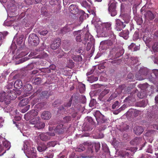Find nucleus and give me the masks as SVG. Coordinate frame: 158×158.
Masks as SVG:
<instances>
[{
  "label": "nucleus",
  "mask_w": 158,
  "mask_h": 158,
  "mask_svg": "<svg viewBox=\"0 0 158 158\" xmlns=\"http://www.w3.org/2000/svg\"><path fill=\"white\" fill-rule=\"evenodd\" d=\"M94 147L96 152H98L100 148V144L99 143H95L94 144Z\"/></svg>",
  "instance_id": "nucleus-50"
},
{
  "label": "nucleus",
  "mask_w": 158,
  "mask_h": 158,
  "mask_svg": "<svg viewBox=\"0 0 158 158\" xmlns=\"http://www.w3.org/2000/svg\"><path fill=\"white\" fill-rule=\"evenodd\" d=\"M117 2L115 1H112L108 4V10L109 13L112 16H114L117 14Z\"/></svg>",
  "instance_id": "nucleus-5"
},
{
  "label": "nucleus",
  "mask_w": 158,
  "mask_h": 158,
  "mask_svg": "<svg viewBox=\"0 0 158 158\" xmlns=\"http://www.w3.org/2000/svg\"><path fill=\"white\" fill-rule=\"evenodd\" d=\"M81 105L80 104H78L77 106V107H75L74 108L72 107L69 110H70V112L73 113L72 116L73 118H75L77 114V110H81L80 107Z\"/></svg>",
  "instance_id": "nucleus-16"
},
{
  "label": "nucleus",
  "mask_w": 158,
  "mask_h": 158,
  "mask_svg": "<svg viewBox=\"0 0 158 158\" xmlns=\"http://www.w3.org/2000/svg\"><path fill=\"white\" fill-rule=\"evenodd\" d=\"M39 37L35 33L30 34L28 37V42L31 45L37 46L39 43Z\"/></svg>",
  "instance_id": "nucleus-6"
},
{
  "label": "nucleus",
  "mask_w": 158,
  "mask_h": 158,
  "mask_svg": "<svg viewBox=\"0 0 158 158\" xmlns=\"http://www.w3.org/2000/svg\"><path fill=\"white\" fill-rule=\"evenodd\" d=\"M118 153L119 156L123 158H126V156H129V152L125 150H120Z\"/></svg>",
  "instance_id": "nucleus-26"
},
{
  "label": "nucleus",
  "mask_w": 158,
  "mask_h": 158,
  "mask_svg": "<svg viewBox=\"0 0 158 158\" xmlns=\"http://www.w3.org/2000/svg\"><path fill=\"white\" fill-rule=\"evenodd\" d=\"M39 70L41 72H43L44 73H49L51 72V70L49 68L39 69Z\"/></svg>",
  "instance_id": "nucleus-39"
},
{
  "label": "nucleus",
  "mask_w": 158,
  "mask_h": 158,
  "mask_svg": "<svg viewBox=\"0 0 158 158\" xmlns=\"http://www.w3.org/2000/svg\"><path fill=\"white\" fill-rule=\"evenodd\" d=\"M72 59L75 62H81L82 61V58L80 55H73L72 57Z\"/></svg>",
  "instance_id": "nucleus-29"
},
{
  "label": "nucleus",
  "mask_w": 158,
  "mask_h": 158,
  "mask_svg": "<svg viewBox=\"0 0 158 158\" xmlns=\"http://www.w3.org/2000/svg\"><path fill=\"white\" fill-rule=\"evenodd\" d=\"M40 118L39 117H37L31 119L30 121V123L31 124H35L36 127L37 124L40 122Z\"/></svg>",
  "instance_id": "nucleus-30"
},
{
  "label": "nucleus",
  "mask_w": 158,
  "mask_h": 158,
  "mask_svg": "<svg viewBox=\"0 0 158 158\" xmlns=\"http://www.w3.org/2000/svg\"><path fill=\"white\" fill-rule=\"evenodd\" d=\"M48 32V31L46 30L40 31H39V33L41 35H45Z\"/></svg>",
  "instance_id": "nucleus-55"
},
{
  "label": "nucleus",
  "mask_w": 158,
  "mask_h": 158,
  "mask_svg": "<svg viewBox=\"0 0 158 158\" xmlns=\"http://www.w3.org/2000/svg\"><path fill=\"white\" fill-rule=\"evenodd\" d=\"M30 105H27L23 109L21 110V112L23 113H24L28 110L30 108Z\"/></svg>",
  "instance_id": "nucleus-54"
},
{
  "label": "nucleus",
  "mask_w": 158,
  "mask_h": 158,
  "mask_svg": "<svg viewBox=\"0 0 158 158\" xmlns=\"http://www.w3.org/2000/svg\"><path fill=\"white\" fill-rule=\"evenodd\" d=\"M125 107H126V106H125V105L122 106L120 108H119V109H118L117 112H114V113L115 114H118V113H119L122 110H124L125 109Z\"/></svg>",
  "instance_id": "nucleus-52"
},
{
  "label": "nucleus",
  "mask_w": 158,
  "mask_h": 158,
  "mask_svg": "<svg viewBox=\"0 0 158 158\" xmlns=\"http://www.w3.org/2000/svg\"><path fill=\"white\" fill-rule=\"evenodd\" d=\"M44 102L40 103L37 104L35 105V107L38 109V110H41L44 108Z\"/></svg>",
  "instance_id": "nucleus-35"
},
{
  "label": "nucleus",
  "mask_w": 158,
  "mask_h": 158,
  "mask_svg": "<svg viewBox=\"0 0 158 158\" xmlns=\"http://www.w3.org/2000/svg\"><path fill=\"white\" fill-rule=\"evenodd\" d=\"M66 129V126L63 124L58 125L54 129V131L59 134H61L63 133Z\"/></svg>",
  "instance_id": "nucleus-15"
},
{
  "label": "nucleus",
  "mask_w": 158,
  "mask_h": 158,
  "mask_svg": "<svg viewBox=\"0 0 158 158\" xmlns=\"http://www.w3.org/2000/svg\"><path fill=\"white\" fill-rule=\"evenodd\" d=\"M47 148L45 145H39L37 148L38 150L40 152L45 151Z\"/></svg>",
  "instance_id": "nucleus-37"
},
{
  "label": "nucleus",
  "mask_w": 158,
  "mask_h": 158,
  "mask_svg": "<svg viewBox=\"0 0 158 158\" xmlns=\"http://www.w3.org/2000/svg\"><path fill=\"white\" fill-rule=\"evenodd\" d=\"M143 39L146 44L149 43L151 40V38L148 36V34L144 35L143 36Z\"/></svg>",
  "instance_id": "nucleus-33"
},
{
  "label": "nucleus",
  "mask_w": 158,
  "mask_h": 158,
  "mask_svg": "<svg viewBox=\"0 0 158 158\" xmlns=\"http://www.w3.org/2000/svg\"><path fill=\"white\" fill-rule=\"evenodd\" d=\"M149 74L148 70L145 68H141L139 70L138 73L136 74L135 77L136 80H142L147 78L146 77Z\"/></svg>",
  "instance_id": "nucleus-4"
},
{
  "label": "nucleus",
  "mask_w": 158,
  "mask_h": 158,
  "mask_svg": "<svg viewBox=\"0 0 158 158\" xmlns=\"http://www.w3.org/2000/svg\"><path fill=\"white\" fill-rule=\"evenodd\" d=\"M28 99L25 98L21 100L19 103V106H23L26 105L28 103Z\"/></svg>",
  "instance_id": "nucleus-31"
},
{
  "label": "nucleus",
  "mask_w": 158,
  "mask_h": 158,
  "mask_svg": "<svg viewBox=\"0 0 158 158\" xmlns=\"http://www.w3.org/2000/svg\"><path fill=\"white\" fill-rule=\"evenodd\" d=\"M55 135L54 131L43 133L40 134L39 136L41 140L44 141H47L51 138V136H54Z\"/></svg>",
  "instance_id": "nucleus-9"
},
{
  "label": "nucleus",
  "mask_w": 158,
  "mask_h": 158,
  "mask_svg": "<svg viewBox=\"0 0 158 158\" xmlns=\"http://www.w3.org/2000/svg\"><path fill=\"white\" fill-rule=\"evenodd\" d=\"M81 3L82 6L85 8H89L90 7V6L86 1H83Z\"/></svg>",
  "instance_id": "nucleus-48"
},
{
  "label": "nucleus",
  "mask_w": 158,
  "mask_h": 158,
  "mask_svg": "<svg viewBox=\"0 0 158 158\" xmlns=\"http://www.w3.org/2000/svg\"><path fill=\"white\" fill-rule=\"evenodd\" d=\"M56 144V141L49 142L47 143V146L49 147H54Z\"/></svg>",
  "instance_id": "nucleus-51"
},
{
  "label": "nucleus",
  "mask_w": 158,
  "mask_h": 158,
  "mask_svg": "<svg viewBox=\"0 0 158 158\" xmlns=\"http://www.w3.org/2000/svg\"><path fill=\"white\" fill-rule=\"evenodd\" d=\"M73 97L72 96L70 99L69 101L65 103L64 105V106L65 107L69 108L71 106L72 101L73 99Z\"/></svg>",
  "instance_id": "nucleus-38"
},
{
  "label": "nucleus",
  "mask_w": 158,
  "mask_h": 158,
  "mask_svg": "<svg viewBox=\"0 0 158 158\" xmlns=\"http://www.w3.org/2000/svg\"><path fill=\"white\" fill-rule=\"evenodd\" d=\"M146 93L143 91L139 92L137 95V97L140 98H143L146 96Z\"/></svg>",
  "instance_id": "nucleus-42"
},
{
  "label": "nucleus",
  "mask_w": 158,
  "mask_h": 158,
  "mask_svg": "<svg viewBox=\"0 0 158 158\" xmlns=\"http://www.w3.org/2000/svg\"><path fill=\"white\" fill-rule=\"evenodd\" d=\"M111 23L110 22L102 23L101 33L102 36L110 38L114 36V33L111 30Z\"/></svg>",
  "instance_id": "nucleus-2"
},
{
  "label": "nucleus",
  "mask_w": 158,
  "mask_h": 158,
  "mask_svg": "<svg viewBox=\"0 0 158 158\" xmlns=\"http://www.w3.org/2000/svg\"><path fill=\"white\" fill-rule=\"evenodd\" d=\"M23 37L24 36L21 35L17 39L16 42L18 45H20L21 44L23 41Z\"/></svg>",
  "instance_id": "nucleus-41"
},
{
  "label": "nucleus",
  "mask_w": 158,
  "mask_h": 158,
  "mask_svg": "<svg viewBox=\"0 0 158 158\" xmlns=\"http://www.w3.org/2000/svg\"><path fill=\"white\" fill-rule=\"evenodd\" d=\"M51 117V114L48 111H44L41 115V118L44 120H47L49 119Z\"/></svg>",
  "instance_id": "nucleus-20"
},
{
  "label": "nucleus",
  "mask_w": 158,
  "mask_h": 158,
  "mask_svg": "<svg viewBox=\"0 0 158 158\" xmlns=\"http://www.w3.org/2000/svg\"><path fill=\"white\" fill-rule=\"evenodd\" d=\"M98 124H99L105 122L104 117L99 110H96L94 114Z\"/></svg>",
  "instance_id": "nucleus-11"
},
{
  "label": "nucleus",
  "mask_w": 158,
  "mask_h": 158,
  "mask_svg": "<svg viewBox=\"0 0 158 158\" xmlns=\"http://www.w3.org/2000/svg\"><path fill=\"white\" fill-rule=\"evenodd\" d=\"M79 15H80V19H86V16H87V18L89 17L88 14H86L85 12L83 10H79V13L78 14Z\"/></svg>",
  "instance_id": "nucleus-25"
},
{
  "label": "nucleus",
  "mask_w": 158,
  "mask_h": 158,
  "mask_svg": "<svg viewBox=\"0 0 158 158\" xmlns=\"http://www.w3.org/2000/svg\"><path fill=\"white\" fill-rule=\"evenodd\" d=\"M84 130L86 131H91L92 128L89 125H86L84 127Z\"/></svg>",
  "instance_id": "nucleus-57"
},
{
  "label": "nucleus",
  "mask_w": 158,
  "mask_h": 158,
  "mask_svg": "<svg viewBox=\"0 0 158 158\" xmlns=\"http://www.w3.org/2000/svg\"><path fill=\"white\" fill-rule=\"evenodd\" d=\"M116 23L115 28L118 31H121L126 26L123 23V22L121 21L119 19L116 20Z\"/></svg>",
  "instance_id": "nucleus-14"
},
{
  "label": "nucleus",
  "mask_w": 158,
  "mask_h": 158,
  "mask_svg": "<svg viewBox=\"0 0 158 158\" xmlns=\"http://www.w3.org/2000/svg\"><path fill=\"white\" fill-rule=\"evenodd\" d=\"M141 139L139 138L136 137L130 142L133 145H137L140 143Z\"/></svg>",
  "instance_id": "nucleus-32"
},
{
  "label": "nucleus",
  "mask_w": 158,
  "mask_h": 158,
  "mask_svg": "<svg viewBox=\"0 0 158 158\" xmlns=\"http://www.w3.org/2000/svg\"><path fill=\"white\" fill-rule=\"evenodd\" d=\"M41 81V78L38 77H34L32 80V83L35 85H39L40 84Z\"/></svg>",
  "instance_id": "nucleus-27"
},
{
  "label": "nucleus",
  "mask_w": 158,
  "mask_h": 158,
  "mask_svg": "<svg viewBox=\"0 0 158 158\" xmlns=\"http://www.w3.org/2000/svg\"><path fill=\"white\" fill-rule=\"evenodd\" d=\"M84 39V40H82V43L85 44L87 42L86 48L87 50H89L90 49L92 46V44L91 42H89V39L90 40V41H91L93 39L92 36L91 35H89L88 33H86L85 34Z\"/></svg>",
  "instance_id": "nucleus-10"
},
{
  "label": "nucleus",
  "mask_w": 158,
  "mask_h": 158,
  "mask_svg": "<svg viewBox=\"0 0 158 158\" xmlns=\"http://www.w3.org/2000/svg\"><path fill=\"white\" fill-rule=\"evenodd\" d=\"M38 114V112L35 110H32L26 114L24 116V118L27 121L34 117Z\"/></svg>",
  "instance_id": "nucleus-12"
},
{
  "label": "nucleus",
  "mask_w": 158,
  "mask_h": 158,
  "mask_svg": "<svg viewBox=\"0 0 158 158\" xmlns=\"http://www.w3.org/2000/svg\"><path fill=\"white\" fill-rule=\"evenodd\" d=\"M119 106V102H118L116 101L112 105V109H117Z\"/></svg>",
  "instance_id": "nucleus-49"
},
{
  "label": "nucleus",
  "mask_w": 158,
  "mask_h": 158,
  "mask_svg": "<svg viewBox=\"0 0 158 158\" xmlns=\"http://www.w3.org/2000/svg\"><path fill=\"white\" fill-rule=\"evenodd\" d=\"M134 77V75L132 73H129L127 75V79L132 80ZM130 81L131 80H130Z\"/></svg>",
  "instance_id": "nucleus-63"
},
{
  "label": "nucleus",
  "mask_w": 158,
  "mask_h": 158,
  "mask_svg": "<svg viewBox=\"0 0 158 158\" xmlns=\"http://www.w3.org/2000/svg\"><path fill=\"white\" fill-rule=\"evenodd\" d=\"M51 95L50 91L45 90L42 91L41 89H38L31 96H37V98H35L34 101L35 103L39 102L40 100H44L48 98Z\"/></svg>",
  "instance_id": "nucleus-3"
},
{
  "label": "nucleus",
  "mask_w": 158,
  "mask_h": 158,
  "mask_svg": "<svg viewBox=\"0 0 158 158\" xmlns=\"http://www.w3.org/2000/svg\"><path fill=\"white\" fill-rule=\"evenodd\" d=\"M73 34L75 36V39L77 42H80L81 41V35H82L81 31H74Z\"/></svg>",
  "instance_id": "nucleus-21"
},
{
  "label": "nucleus",
  "mask_w": 158,
  "mask_h": 158,
  "mask_svg": "<svg viewBox=\"0 0 158 158\" xmlns=\"http://www.w3.org/2000/svg\"><path fill=\"white\" fill-rule=\"evenodd\" d=\"M88 80L92 82L97 81L98 80V77H94V76H91L89 77Z\"/></svg>",
  "instance_id": "nucleus-46"
},
{
  "label": "nucleus",
  "mask_w": 158,
  "mask_h": 158,
  "mask_svg": "<svg viewBox=\"0 0 158 158\" xmlns=\"http://www.w3.org/2000/svg\"><path fill=\"white\" fill-rule=\"evenodd\" d=\"M85 148L83 145L81 144L77 148L76 151L78 152H81L85 150Z\"/></svg>",
  "instance_id": "nucleus-45"
},
{
  "label": "nucleus",
  "mask_w": 158,
  "mask_h": 158,
  "mask_svg": "<svg viewBox=\"0 0 158 158\" xmlns=\"http://www.w3.org/2000/svg\"><path fill=\"white\" fill-rule=\"evenodd\" d=\"M17 95L14 91L8 90L6 93L4 91L0 93V101L4 102L6 105L9 104L11 100L15 99Z\"/></svg>",
  "instance_id": "nucleus-1"
},
{
  "label": "nucleus",
  "mask_w": 158,
  "mask_h": 158,
  "mask_svg": "<svg viewBox=\"0 0 158 158\" xmlns=\"http://www.w3.org/2000/svg\"><path fill=\"white\" fill-rule=\"evenodd\" d=\"M61 40L60 38H57L53 40L50 47L52 50H55L59 48L60 45Z\"/></svg>",
  "instance_id": "nucleus-13"
},
{
  "label": "nucleus",
  "mask_w": 158,
  "mask_h": 158,
  "mask_svg": "<svg viewBox=\"0 0 158 158\" xmlns=\"http://www.w3.org/2000/svg\"><path fill=\"white\" fill-rule=\"evenodd\" d=\"M110 91V90L108 89H105L100 93L99 97L100 98H102L106 95Z\"/></svg>",
  "instance_id": "nucleus-40"
},
{
  "label": "nucleus",
  "mask_w": 158,
  "mask_h": 158,
  "mask_svg": "<svg viewBox=\"0 0 158 158\" xmlns=\"http://www.w3.org/2000/svg\"><path fill=\"white\" fill-rule=\"evenodd\" d=\"M32 85L29 84L27 83L25 84L24 87V90L25 93L26 95H23L24 97L28 96L30 95L31 93H27L28 92H30L32 90Z\"/></svg>",
  "instance_id": "nucleus-19"
},
{
  "label": "nucleus",
  "mask_w": 158,
  "mask_h": 158,
  "mask_svg": "<svg viewBox=\"0 0 158 158\" xmlns=\"http://www.w3.org/2000/svg\"><path fill=\"white\" fill-rule=\"evenodd\" d=\"M78 89L80 93H83L85 89V85L82 83L79 84L78 86Z\"/></svg>",
  "instance_id": "nucleus-34"
},
{
  "label": "nucleus",
  "mask_w": 158,
  "mask_h": 158,
  "mask_svg": "<svg viewBox=\"0 0 158 158\" xmlns=\"http://www.w3.org/2000/svg\"><path fill=\"white\" fill-rule=\"evenodd\" d=\"M135 19L137 24L139 25H140L143 23V20L141 18H135Z\"/></svg>",
  "instance_id": "nucleus-53"
},
{
  "label": "nucleus",
  "mask_w": 158,
  "mask_h": 158,
  "mask_svg": "<svg viewBox=\"0 0 158 158\" xmlns=\"http://www.w3.org/2000/svg\"><path fill=\"white\" fill-rule=\"evenodd\" d=\"M104 43L105 44H107L108 46H111L113 44L112 41L110 40H105Z\"/></svg>",
  "instance_id": "nucleus-56"
},
{
  "label": "nucleus",
  "mask_w": 158,
  "mask_h": 158,
  "mask_svg": "<svg viewBox=\"0 0 158 158\" xmlns=\"http://www.w3.org/2000/svg\"><path fill=\"white\" fill-rule=\"evenodd\" d=\"M34 2V0H25V3L28 5H31Z\"/></svg>",
  "instance_id": "nucleus-61"
},
{
  "label": "nucleus",
  "mask_w": 158,
  "mask_h": 158,
  "mask_svg": "<svg viewBox=\"0 0 158 158\" xmlns=\"http://www.w3.org/2000/svg\"><path fill=\"white\" fill-rule=\"evenodd\" d=\"M13 83L12 82L8 83V85H6V88L8 89H11L13 87Z\"/></svg>",
  "instance_id": "nucleus-64"
},
{
  "label": "nucleus",
  "mask_w": 158,
  "mask_h": 158,
  "mask_svg": "<svg viewBox=\"0 0 158 158\" xmlns=\"http://www.w3.org/2000/svg\"><path fill=\"white\" fill-rule=\"evenodd\" d=\"M10 147V143L9 141L7 140L4 141L2 144L0 145V156L3 155Z\"/></svg>",
  "instance_id": "nucleus-7"
},
{
  "label": "nucleus",
  "mask_w": 158,
  "mask_h": 158,
  "mask_svg": "<svg viewBox=\"0 0 158 158\" xmlns=\"http://www.w3.org/2000/svg\"><path fill=\"white\" fill-rule=\"evenodd\" d=\"M145 16L146 19L148 20H152L154 18L155 16L150 11H148L145 15Z\"/></svg>",
  "instance_id": "nucleus-23"
},
{
  "label": "nucleus",
  "mask_w": 158,
  "mask_h": 158,
  "mask_svg": "<svg viewBox=\"0 0 158 158\" xmlns=\"http://www.w3.org/2000/svg\"><path fill=\"white\" fill-rule=\"evenodd\" d=\"M116 97V95L115 94H112L107 100V101H110L114 99Z\"/></svg>",
  "instance_id": "nucleus-58"
},
{
  "label": "nucleus",
  "mask_w": 158,
  "mask_h": 158,
  "mask_svg": "<svg viewBox=\"0 0 158 158\" xmlns=\"http://www.w3.org/2000/svg\"><path fill=\"white\" fill-rule=\"evenodd\" d=\"M28 58L26 57H24L21 58V59L19 60L18 61V63H17V64H19L20 63H22L24 62L27 60H28Z\"/></svg>",
  "instance_id": "nucleus-59"
},
{
  "label": "nucleus",
  "mask_w": 158,
  "mask_h": 158,
  "mask_svg": "<svg viewBox=\"0 0 158 158\" xmlns=\"http://www.w3.org/2000/svg\"><path fill=\"white\" fill-rule=\"evenodd\" d=\"M49 4L51 5H55L59 0H48Z\"/></svg>",
  "instance_id": "nucleus-60"
},
{
  "label": "nucleus",
  "mask_w": 158,
  "mask_h": 158,
  "mask_svg": "<svg viewBox=\"0 0 158 158\" xmlns=\"http://www.w3.org/2000/svg\"><path fill=\"white\" fill-rule=\"evenodd\" d=\"M129 31L128 30L123 31L120 33V36L123 37L124 39H127L128 37Z\"/></svg>",
  "instance_id": "nucleus-28"
},
{
  "label": "nucleus",
  "mask_w": 158,
  "mask_h": 158,
  "mask_svg": "<svg viewBox=\"0 0 158 158\" xmlns=\"http://www.w3.org/2000/svg\"><path fill=\"white\" fill-rule=\"evenodd\" d=\"M14 85L15 88L19 89L22 87L23 83L21 80L18 79L15 81Z\"/></svg>",
  "instance_id": "nucleus-24"
},
{
  "label": "nucleus",
  "mask_w": 158,
  "mask_h": 158,
  "mask_svg": "<svg viewBox=\"0 0 158 158\" xmlns=\"http://www.w3.org/2000/svg\"><path fill=\"white\" fill-rule=\"evenodd\" d=\"M35 148L34 147H32L28 153H27L26 156L28 158H36L37 157L36 154L35 152Z\"/></svg>",
  "instance_id": "nucleus-17"
},
{
  "label": "nucleus",
  "mask_w": 158,
  "mask_h": 158,
  "mask_svg": "<svg viewBox=\"0 0 158 158\" xmlns=\"http://www.w3.org/2000/svg\"><path fill=\"white\" fill-rule=\"evenodd\" d=\"M78 26L77 24L74 23L66 24L61 30V33L64 34L71 31Z\"/></svg>",
  "instance_id": "nucleus-8"
},
{
  "label": "nucleus",
  "mask_w": 158,
  "mask_h": 158,
  "mask_svg": "<svg viewBox=\"0 0 158 158\" xmlns=\"http://www.w3.org/2000/svg\"><path fill=\"white\" fill-rule=\"evenodd\" d=\"M136 105L140 107H144L146 106L147 103L145 101L143 100L141 101L137 102Z\"/></svg>",
  "instance_id": "nucleus-36"
},
{
  "label": "nucleus",
  "mask_w": 158,
  "mask_h": 158,
  "mask_svg": "<svg viewBox=\"0 0 158 158\" xmlns=\"http://www.w3.org/2000/svg\"><path fill=\"white\" fill-rule=\"evenodd\" d=\"M70 12L73 14L77 15L78 14L79 9L78 6L74 5H71L69 7Z\"/></svg>",
  "instance_id": "nucleus-18"
},
{
  "label": "nucleus",
  "mask_w": 158,
  "mask_h": 158,
  "mask_svg": "<svg viewBox=\"0 0 158 158\" xmlns=\"http://www.w3.org/2000/svg\"><path fill=\"white\" fill-rule=\"evenodd\" d=\"M143 131V128L141 126H136L134 128V131L137 135L141 134Z\"/></svg>",
  "instance_id": "nucleus-22"
},
{
  "label": "nucleus",
  "mask_w": 158,
  "mask_h": 158,
  "mask_svg": "<svg viewBox=\"0 0 158 158\" xmlns=\"http://www.w3.org/2000/svg\"><path fill=\"white\" fill-rule=\"evenodd\" d=\"M140 111L138 110H135L134 111V115L135 117H136L138 116L139 114H140Z\"/></svg>",
  "instance_id": "nucleus-62"
},
{
  "label": "nucleus",
  "mask_w": 158,
  "mask_h": 158,
  "mask_svg": "<svg viewBox=\"0 0 158 158\" xmlns=\"http://www.w3.org/2000/svg\"><path fill=\"white\" fill-rule=\"evenodd\" d=\"M71 118L70 116H66L63 118V121L64 123H68L70 121Z\"/></svg>",
  "instance_id": "nucleus-47"
},
{
  "label": "nucleus",
  "mask_w": 158,
  "mask_h": 158,
  "mask_svg": "<svg viewBox=\"0 0 158 158\" xmlns=\"http://www.w3.org/2000/svg\"><path fill=\"white\" fill-rule=\"evenodd\" d=\"M45 126V123L44 122H40H40L37 124V125H36V127L38 129H40L43 128Z\"/></svg>",
  "instance_id": "nucleus-43"
},
{
  "label": "nucleus",
  "mask_w": 158,
  "mask_h": 158,
  "mask_svg": "<svg viewBox=\"0 0 158 158\" xmlns=\"http://www.w3.org/2000/svg\"><path fill=\"white\" fill-rule=\"evenodd\" d=\"M152 49L154 52H158V42L155 43L152 46Z\"/></svg>",
  "instance_id": "nucleus-44"
}]
</instances>
